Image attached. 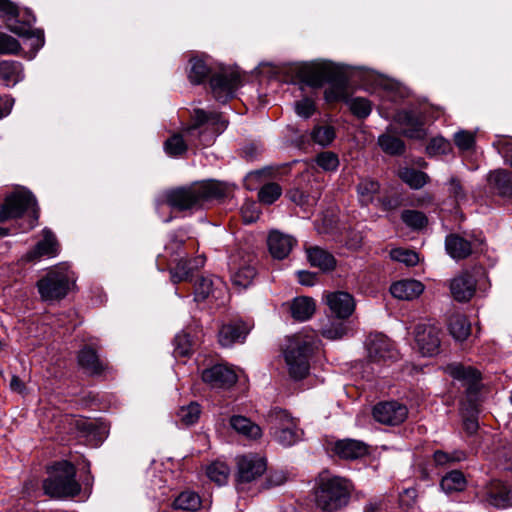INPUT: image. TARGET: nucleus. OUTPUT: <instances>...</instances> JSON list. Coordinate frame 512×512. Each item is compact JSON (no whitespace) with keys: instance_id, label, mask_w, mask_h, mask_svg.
Returning a JSON list of instances; mask_svg holds the SVG:
<instances>
[{"instance_id":"obj_52","label":"nucleus","mask_w":512,"mask_h":512,"mask_svg":"<svg viewBox=\"0 0 512 512\" xmlns=\"http://www.w3.org/2000/svg\"><path fill=\"white\" fill-rule=\"evenodd\" d=\"M426 151L430 156L448 154L451 151V144L441 136L434 137L428 143Z\"/></svg>"},{"instance_id":"obj_34","label":"nucleus","mask_w":512,"mask_h":512,"mask_svg":"<svg viewBox=\"0 0 512 512\" xmlns=\"http://www.w3.org/2000/svg\"><path fill=\"white\" fill-rule=\"evenodd\" d=\"M449 331L457 341H464L470 335L471 325L465 315L454 314L449 320Z\"/></svg>"},{"instance_id":"obj_19","label":"nucleus","mask_w":512,"mask_h":512,"mask_svg":"<svg viewBox=\"0 0 512 512\" xmlns=\"http://www.w3.org/2000/svg\"><path fill=\"white\" fill-rule=\"evenodd\" d=\"M332 450L344 460H357L369 454V446L365 442L351 438L337 440Z\"/></svg>"},{"instance_id":"obj_49","label":"nucleus","mask_w":512,"mask_h":512,"mask_svg":"<svg viewBox=\"0 0 512 512\" xmlns=\"http://www.w3.org/2000/svg\"><path fill=\"white\" fill-rule=\"evenodd\" d=\"M392 260L404 263L407 266H414L419 262V256L415 251L396 248L390 251Z\"/></svg>"},{"instance_id":"obj_2","label":"nucleus","mask_w":512,"mask_h":512,"mask_svg":"<svg viewBox=\"0 0 512 512\" xmlns=\"http://www.w3.org/2000/svg\"><path fill=\"white\" fill-rule=\"evenodd\" d=\"M351 67L347 65H336L332 63L324 64H304L298 67L297 76L300 82L312 88H320L326 82H333L340 74H349L351 76H360L363 81L376 83L379 85L384 84V79L376 72L362 68H352L353 71H348Z\"/></svg>"},{"instance_id":"obj_10","label":"nucleus","mask_w":512,"mask_h":512,"mask_svg":"<svg viewBox=\"0 0 512 512\" xmlns=\"http://www.w3.org/2000/svg\"><path fill=\"white\" fill-rule=\"evenodd\" d=\"M241 77L238 70L221 67L213 74L210 80V87L215 99L225 103L234 96L235 90L240 86Z\"/></svg>"},{"instance_id":"obj_8","label":"nucleus","mask_w":512,"mask_h":512,"mask_svg":"<svg viewBox=\"0 0 512 512\" xmlns=\"http://www.w3.org/2000/svg\"><path fill=\"white\" fill-rule=\"evenodd\" d=\"M25 212H28L30 215L27 225L22 228L24 232L36 226L38 212L33 195L24 189L17 190L6 197L0 209V222L3 223L9 219L21 217Z\"/></svg>"},{"instance_id":"obj_1","label":"nucleus","mask_w":512,"mask_h":512,"mask_svg":"<svg viewBox=\"0 0 512 512\" xmlns=\"http://www.w3.org/2000/svg\"><path fill=\"white\" fill-rule=\"evenodd\" d=\"M227 192V184L206 180L167 191L165 200L170 207L179 211L191 210L201 208L207 202L219 200L225 197Z\"/></svg>"},{"instance_id":"obj_26","label":"nucleus","mask_w":512,"mask_h":512,"mask_svg":"<svg viewBox=\"0 0 512 512\" xmlns=\"http://www.w3.org/2000/svg\"><path fill=\"white\" fill-rule=\"evenodd\" d=\"M445 248L451 258L461 260L472 254L476 249V242L471 243L457 234H450L446 237Z\"/></svg>"},{"instance_id":"obj_55","label":"nucleus","mask_w":512,"mask_h":512,"mask_svg":"<svg viewBox=\"0 0 512 512\" xmlns=\"http://www.w3.org/2000/svg\"><path fill=\"white\" fill-rule=\"evenodd\" d=\"M20 48V43L16 38L0 32V55L16 54Z\"/></svg>"},{"instance_id":"obj_31","label":"nucleus","mask_w":512,"mask_h":512,"mask_svg":"<svg viewBox=\"0 0 512 512\" xmlns=\"http://www.w3.org/2000/svg\"><path fill=\"white\" fill-rule=\"evenodd\" d=\"M380 191V184L369 177L361 178L357 184L358 200L363 206L373 203Z\"/></svg>"},{"instance_id":"obj_23","label":"nucleus","mask_w":512,"mask_h":512,"mask_svg":"<svg viewBox=\"0 0 512 512\" xmlns=\"http://www.w3.org/2000/svg\"><path fill=\"white\" fill-rule=\"evenodd\" d=\"M424 291V285L414 279H404L393 283L390 292L393 297L399 300H414Z\"/></svg>"},{"instance_id":"obj_29","label":"nucleus","mask_w":512,"mask_h":512,"mask_svg":"<svg viewBox=\"0 0 512 512\" xmlns=\"http://www.w3.org/2000/svg\"><path fill=\"white\" fill-rule=\"evenodd\" d=\"M316 309L312 298L301 296L296 297L290 304L292 317L297 321H306L312 317Z\"/></svg>"},{"instance_id":"obj_42","label":"nucleus","mask_w":512,"mask_h":512,"mask_svg":"<svg viewBox=\"0 0 512 512\" xmlns=\"http://www.w3.org/2000/svg\"><path fill=\"white\" fill-rule=\"evenodd\" d=\"M201 414L200 405L197 402H191L186 406L180 407L177 417L181 423L186 426L195 424Z\"/></svg>"},{"instance_id":"obj_21","label":"nucleus","mask_w":512,"mask_h":512,"mask_svg":"<svg viewBox=\"0 0 512 512\" xmlns=\"http://www.w3.org/2000/svg\"><path fill=\"white\" fill-rule=\"evenodd\" d=\"M395 120L405 126L404 135L409 138L421 139L425 136L421 117L413 111L403 110L396 114Z\"/></svg>"},{"instance_id":"obj_3","label":"nucleus","mask_w":512,"mask_h":512,"mask_svg":"<svg viewBox=\"0 0 512 512\" xmlns=\"http://www.w3.org/2000/svg\"><path fill=\"white\" fill-rule=\"evenodd\" d=\"M351 482L339 476H321L315 490V503L324 511H335L347 505Z\"/></svg>"},{"instance_id":"obj_60","label":"nucleus","mask_w":512,"mask_h":512,"mask_svg":"<svg viewBox=\"0 0 512 512\" xmlns=\"http://www.w3.org/2000/svg\"><path fill=\"white\" fill-rule=\"evenodd\" d=\"M287 480L286 474L283 471L271 472L264 484V488L270 489L284 484Z\"/></svg>"},{"instance_id":"obj_63","label":"nucleus","mask_w":512,"mask_h":512,"mask_svg":"<svg viewBox=\"0 0 512 512\" xmlns=\"http://www.w3.org/2000/svg\"><path fill=\"white\" fill-rule=\"evenodd\" d=\"M499 152L505 161L512 166V139H506L500 143Z\"/></svg>"},{"instance_id":"obj_35","label":"nucleus","mask_w":512,"mask_h":512,"mask_svg":"<svg viewBox=\"0 0 512 512\" xmlns=\"http://www.w3.org/2000/svg\"><path fill=\"white\" fill-rule=\"evenodd\" d=\"M466 479L462 472L454 470L447 473L440 482L441 489L447 493L451 494L454 492H461L466 487Z\"/></svg>"},{"instance_id":"obj_32","label":"nucleus","mask_w":512,"mask_h":512,"mask_svg":"<svg viewBox=\"0 0 512 512\" xmlns=\"http://www.w3.org/2000/svg\"><path fill=\"white\" fill-rule=\"evenodd\" d=\"M231 427L249 439H258L262 435L261 428L244 416H233L230 419Z\"/></svg>"},{"instance_id":"obj_57","label":"nucleus","mask_w":512,"mask_h":512,"mask_svg":"<svg viewBox=\"0 0 512 512\" xmlns=\"http://www.w3.org/2000/svg\"><path fill=\"white\" fill-rule=\"evenodd\" d=\"M434 461L439 466H444L452 462H459L465 459V455L463 452H454L452 454H448L441 450H438L434 453Z\"/></svg>"},{"instance_id":"obj_14","label":"nucleus","mask_w":512,"mask_h":512,"mask_svg":"<svg viewBox=\"0 0 512 512\" xmlns=\"http://www.w3.org/2000/svg\"><path fill=\"white\" fill-rule=\"evenodd\" d=\"M440 330L432 324H418L415 328V341L423 356H433L440 348Z\"/></svg>"},{"instance_id":"obj_18","label":"nucleus","mask_w":512,"mask_h":512,"mask_svg":"<svg viewBox=\"0 0 512 512\" xmlns=\"http://www.w3.org/2000/svg\"><path fill=\"white\" fill-rule=\"evenodd\" d=\"M43 239L22 257L24 262H35L42 257H55L59 253V244L55 235L49 229L42 231Z\"/></svg>"},{"instance_id":"obj_41","label":"nucleus","mask_w":512,"mask_h":512,"mask_svg":"<svg viewBox=\"0 0 512 512\" xmlns=\"http://www.w3.org/2000/svg\"><path fill=\"white\" fill-rule=\"evenodd\" d=\"M190 65L191 67L188 77L193 84L202 83L211 72L210 68L202 59L192 58L190 60Z\"/></svg>"},{"instance_id":"obj_40","label":"nucleus","mask_w":512,"mask_h":512,"mask_svg":"<svg viewBox=\"0 0 512 512\" xmlns=\"http://www.w3.org/2000/svg\"><path fill=\"white\" fill-rule=\"evenodd\" d=\"M229 474L230 469L224 462H213L206 469L207 477L219 486L227 483Z\"/></svg>"},{"instance_id":"obj_24","label":"nucleus","mask_w":512,"mask_h":512,"mask_svg":"<svg viewBox=\"0 0 512 512\" xmlns=\"http://www.w3.org/2000/svg\"><path fill=\"white\" fill-rule=\"evenodd\" d=\"M445 372L453 379L461 382L467 388L473 389L480 380V373L471 366L461 363H452L446 366Z\"/></svg>"},{"instance_id":"obj_5","label":"nucleus","mask_w":512,"mask_h":512,"mask_svg":"<svg viewBox=\"0 0 512 512\" xmlns=\"http://www.w3.org/2000/svg\"><path fill=\"white\" fill-rule=\"evenodd\" d=\"M43 489L52 498L74 497L81 491L76 480V468L68 461H60L52 466L50 476L44 480Z\"/></svg>"},{"instance_id":"obj_56","label":"nucleus","mask_w":512,"mask_h":512,"mask_svg":"<svg viewBox=\"0 0 512 512\" xmlns=\"http://www.w3.org/2000/svg\"><path fill=\"white\" fill-rule=\"evenodd\" d=\"M174 353L176 356H188L192 351L190 336L185 333L177 334L174 340Z\"/></svg>"},{"instance_id":"obj_47","label":"nucleus","mask_w":512,"mask_h":512,"mask_svg":"<svg viewBox=\"0 0 512 512\" xmlns=\"http://www.w3.org/2000/svg\"><path fill=\"white\" fill-rule=\"evenodd\" d=\"M402 221L413 229H421L427 223L424 213L417 210H404L401 214Z\"/></svg>"},{"instance_id":"obj_46","label":"nucleus","mask_w":512,"mask_h":512,"mask_svg":"<svg viewBox=\"0 0 512 512\" xmlns=\"http://www.w3.org/2000/svg\"><path fill=\"white\" fill-rule=\"evenodd\" d=\"M282 194V189L277 183H267L258 192V199L261 203L270 205Z\"/></svg>"},{"instance_id":"obj_33","label":"nucleus","mask_w":512,"mask_h":512,"mask_svg":"<svg viewBox=\"0 0 512 512\" xmlns=\"http://www.w3.org/2000/svg\"><path fill=\"white\" fill-rule=\"evenodd\" d=\"M220 285H222V282L218 278L214 281L211 277H200L194 286L195 301L201 302L206 300L219 289Z\"/></svg>"},{"instance_id":"obj_61","label":"nucleus","mask_w":512,"mask_h":512,"mask_svg":"<svg viewBox=\"0 0 512 512\" xmlns=\"http://www.w3.org/2000/svg\"><path fill=\"white\" fill-rule=\"evenodd\" d=\"M243 220L252 223L259 217V212L254 203L245 204L241 208Z\"/></svg>"},{"instance_id":"obj_43","label":"nucleus","mask_w":512,"mask_h":512,"mask_svg":"<svg viewBox=\"0 0 512 512\" xmlns=\"http://www.w3.org/2000/svg\"><path fill=\"white\" fill-rule=\"evenodd\" d=\"M256 275L255 268L251 265H244L232 273L231 279L235 286L240 288L248 287Z\"/></svg>"},{"instance_id":"obj_58","label":"nucleus","mask_w":512,"mask_h":512,"mask_svg":"<svg viewBox=\"0 0 512 512\" xmlns=\"http://www.w3.org/2000/svg\"><path fill=\"white\" fill-rule=\"evenodd\" d=\"M295 112L299 117L309 118L315 112V104L312 99L305 97L295 103Z\"/></svg>"},{"instance_id":"obj_36","label":"nucleus","mask_w":512,"mask_h":512,"mask_svg":"<svg viewBox=\"0 0 512 512\" xmlns=\"http://www.w3.org/2000/svg\"><path fill=\"white\" fill-rule=\"evenodd\" d=\"M78 362L90 373H99L102 370V364L96 352L91 348L85 347L79 352Z\"/></svg>"},{"instance_id":"obj_37","label":"nucleus","mask_w":512,"mask_h":512,"mask_svg":"<svg viewBox=\"0 0 512 512\" xmlns=\"http://www.w3.org/2000/svg\"><path fill=\"white\" fill-rule=\"evenodd\" d=\"M173 506L176 509L196 511L201 506L199 495L193 491H184L174 500Z\"/></svg>"},{"instance_id":"obj_27","label":"nucleus","mask_w":512,"mask_h":512,"mask_svg":"<svg viewBox=\"0 0 512 512\" xmlns=\"http://www.w3.org/2000/svg\"><path fill=\"white\" fill-rule=\"evenodd\" d=\"M488 182L497 194L512 198V173L505 170H496L489 174Z\"/></svg>"},{"instance_id":"obj_64","label":"nucleus","mask_w":512,"mask_h":512,"mask_svg":"<svg viewBox=\"0 0 512 512\" xmlns=\"http://www.w3.org/2000/svg\"><path fill=\"white\" fill-rule=\"evenodd\" d=\"M344 89L340 87H332L325 91V99L328 102L340 100L344 97Z\"/></svg>"},{"instance_id":"obj_62","label":"nucleus","mask_w":512,"mask_h":512,"mask_svg":"<svg viewBox=\"0 0 512 512\" xmlns=\"http://www.w3.org/2000/svg\"><path fill=\"white\" fill-rule=\"evenodd\" d=\"M449 193L456 199L462 200L465 198V192L460 181L456 178H451L449 181Z\"/></svg>"},{"instance_id":"obj_12","label":"nucleus","mask_w":512,"mask_h":512,"mask_svg":"<svg viewBox=\"0 0 512 512\" xmlns=\"http://www.w3.org/2000/svg\"><path fill=\"white\" fill-rule=\"evenodd\" d=\"M372 414L375 421L383 425L396 426L405 421L408 409L397 401H387L375 405Z\"/></svg>"},{"instance_id":"obj_4","label":"nucleus","mask_w":512,"mask_h":512,"mask_svg":"<svg viewBox=\"0 0 512 512\" xmlns=\"http://www.w3.org/2000/svg\"><path fill=\"white\" fill-rule=\"evenodd\" d=\"M316 346L313 334H296L288 338L284 358L290 375L295 379L304 378L309 370V356Z\"/></svg>"},{"instance_id":"obj_20","label":"nucleus","mask_w":512,"mask_h":512,"mask_svg":"<svg viewBox=\"0 0 512 512\" xmlns=\"http://www.w3.org/2000/svg\"><path fill=\"white\" fill-rule=\"evenodd\" d=\"M295 244L294 237L279 231H271L267 239L270 254L279 260L286 258Z\"/></svg>"},{"instance_id":"obj_44","label":"nucleus","mask_w":512,"mask_h":512,"mask_svg":"<svg viewBox=\"0 0 512 512\" xmlns=\"http://www.w3.org/2000/svg\"><path fill=\"white\" fill-rule=\"evenodd\" d=\"M350 111L358 118H366L372 111L371 102L363 97H352L346 100Z\"/></svg>"},{"instance_id":"obj_28","label":"nucleus","mask_w":512,"mask_h":512,"mask_svg":"<svg viewBox=\"0 0 512 512\" xmlns=\"http://www.w3.org/2000/svg\"><path fill=\"white\" fill-rule=\"evenodd\" d=\"M24 78L23 65L18 61L0 62V79L6 86H14Z\"/></svg>"},{"instance_id":"obj_13","label":"nucleus","mask_w":512,"mask_h":512,"mask_svg":"<svg viewBox=\"0 0 512 512\" xmlns=\"http://www.w3.org/2000/svg\"><path fill=\"white\" fill-rule=\"evenodd\" d=\"M266 470L264 458L249 454L237 459V482L238 485L253 482Z\"/></svg>"},{"instance_id":"obj_53","label":"nucleus","mask_w":512,"mask_h":512,"mask_svg":"<svg viewBox=\"0 0 512 512\" xmlns=\"http://www.w3.org/2000/svg\"><path fill=\"white\" fill-rule=\"evenodd\" d=\"M190 262L181 259L174 269L170 270L171 281L174 284L180 283L182 281H188L192 276V271L188 267Z\"/></svg>"},{"instance_id":"obj_25","label":"nucleus","mask_w":512,"mask_h":512,"mask_svg":"<svg viewBox=\"0 0 512 512\" xmlns=\"http://www.w3.org/2000/svg\"><path fill=\"white\" fill-rule=\"evenodd\" d=\"M249 332V327L241 321L223 325L219 330V343L223 347H229L236 342H242Z\"/></svg>"},{"instance_id":"obj_22","label":"nucleus","mask_w":512,"mask_h":512,"mask_svg":"<svg viewBox=\"0 0 512 512\" xmlns=\"http://www.w3.org/2000/svg\"><path fill=\"white\" fill-rule=\"evenodd\" d=\"M475 289L476 281L467 273L453 278L450 283L451 294L459 302L469 301L473 297Z\"/></svg>"},{"instance_id":"obj_16","label":"nucleus","mask_w":512,"mask_h":512,"mask_svg":"<svg viewBox=\"0 0 512 512\" xmlns=\"http://www.w3.org/2000/svg\"><path fill=\"white\" fill-rule=\"evenodd\" d=\"M238 375L236 371L226 365H214L202 372L204 382L214 388H230L237 382Z\"/></svg>"},{"instance_id":"obj_39","label":"nucleus","mask_w":512,"mask_h":512,"mask_svg":"<svg viewBox=\"0 0 512 512\" xmlns=\"http://www.w3.org/2000/svg\"><path fill=\"white\" fill-rule=\"evenodd\" d=\"M378 145L385 153L390 155L402 154L405 149L401 139L386 133L378 137Z\"/></svg>"},{"instance_id":"obj_6","label":"nucleus","mask_w":512,"mask_h":512,"mask_svg":"<svg viewBox=\"0 0 512 512\" xmlns=\"http://www.w3.org/2000/svg\"><path fill=\"white\" fill-rule=\"evenodd\" d=\"M75 282L73 271L65 264H59L50 268L37 282L40 297L45 302L59 301L63 299Z\"/></svg>"},{"instance_id":"obj_15","label":"nucleus","mask_w":512,"mask_h":512,"mask_svg":"<svg viewBox=\"0 0 512 512\" xmlns=\"http://www.w3.org/2000/svg\"><path fill=\"white\" fill-rule=\"evenodd\" d=\"M325 303L333 316L338 319L349 318L356 307L354 297L345 291H335L326 294Z\"/></svg>"},{"instance_id":"obj_45","label":"nucleus","mask_w":512,"mask_h":512,"mask_svg":"<svg viewBox=\"0 0 512 512\" xmlns=\"http://www.w3.org/2000/svg\"><path fill=\"white\" fill-rule=\"evenodd\" d=\"M164 150L169 156L178 157L186 152L187 144L182 135L174 134L165 141Z\"/></svg>"},{"instance_id":"obj_30","label":"nucleus","mask_w":512,"mask_h":512,"mask_svg":"<svg viewBox=\"0 0 512 512\" xmlns=\"http://www.w3.org/2000/svg\"><path fill=\"white\" fill-rule=\"evenodd\" d=\"M307 258L311 266L317 267L322 271L334 269L336 260L328 251L320 247H312L307 250Z\"/></svg>"},{"instance_id":"obj_59","label":"nucleus","mask_w":512,"mask_h":512,"mask_svg":"<svg viewBox=\"0 0 512 512\" xmlns=\"http://www.w3.org/2000/svg\"><path fill=\"white\" fill-rule=\"evenodd\" d=\"M17 16L18 8L14 3L9 0H0V17L11 20Z\"/></svg>"},{"instance_id":"obj_9","label":"nucleus","mask_w":512,"mask_h":512,"mask_svg":"<svg viewBox=\"0 0 512 512\" xmlns=\"http://www.w3.org/2000/svg\"><path fill=\"white\" fill-rule=\"evenodd\" d=\"M269 431L272 438L284 447H290L302 437L298 421L283 409H273L267 416Z\"/></svg>"},{"instance_id":"obj_11","label":"nucleus","mask_w":512,"mask_h":512,"mask_svg":"<svg viewBox=\"0 0 512 512\" xmlns=\"http://www.w3.org/2000/svg\"><path fill=\"white\" fill-rule=\"evenodd\" d=\"M365 347L368 360L372 363H387L398 358L393 343L381 333L370 334L365 341Z\"/></svg>"},{"instance_id":"obj_7","label":"nucleus","mask_w":512,"mask_h":512,"mask_svg":"<svg viewBox=\"0 0 512 512\" xmlns=\"http://www.w3.org/2000/svg\"><path fill=\"white\" fill-rule=\"evenodd\" d=\"M194 124L186 131V135L191 142L198 139L196 146H210L215 138L227 128V121L221 114L216 112H207L202 109H196L193 115Z\"/></svg>"},{"instance_id":"obj_38","label":"nucleus","mask_w":512,"mask_h":512,"mask_svg":"<svg viewBox=\"0 0 512 512\" xmlns=\"http://www.w3.org/2000/svg\"><path fill=\"white\" fill-rule=\"evenodd\" d=\"M400 178L413 189L422 188L428 181V175L413 168H403L399 171Z\"/></svg>"},{"instance_id":"obj_17","label":"nucleus","mask_w":512,"mask_h":512,"mask_svg":"<svg viewBox=\"0 0 512 512\" xmlns=\"http://www.w3.org/2000/svg\"><path fill=\"white\" fill-rule=\"evenodd\" d=\"M485 501L496 508L512 506V486L499 480L491 481L484 492Z\"/></svg>"},{"instance_id":"obj_51","label":"nucleus","mask_w":512,"mask_h":512,"mask_svg":"<svg viewBox=\"0 0 512 512\" xmlns=\"http://www.w3.org/2000/svg\"><path fill=\"white\" fill-rule=\"evenodd\" d=\"M454 143L461 151H469L475 146V134L467 130H459L454 134Z\"/></svg>"},{"instance_id":"obj_48","label":"nucleus","mask_w":512,"mask_h":512,"mask_svg":"<svg viewBox=\"0 0 512 512\" xmlns=\"http://www.w3.org/2000/svg\"><path fill=\"white\" fill-rule=\"evenodd\" d=\"M311 137L321 146H328L335 138V131L331 126H317L313 129Z\"/></svg>"},{"instance_id":"obj_54","label":"nucleus","mask_w":512,"mask_h":512,"mask_svg":"<svg viewBox=\"0 0 512 512\" xmlns=\"http://www.w3.org/2000/svg\"><path fill=\"white\" fill-rule=\"evenodd\" d=\"M316 163L325 171H335L339 166V159L335 153L326 151L317 155Z\"/></svg>"},{"instance_id":"obj_50","label":"nucleus","mask_w":512,"mask_h":512,"mask_svg":"<svg viewBox=\"0 0 512 512\" xmlns=\"http://www.w3.org/2000/svg\"><path fill=\"white\" fill-rule=\"evenodd\" d=\"M347 330V326L343 322L330 321L322 327L321 333L327 339L337 340L346 335Z\"/></svg>"}]
</instances>
